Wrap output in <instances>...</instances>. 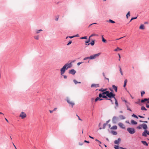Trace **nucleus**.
<instances>
[{
	"label": "nucleus",
	"instance_id": "f03ea898",
	"mask_svg": "<svg viewBox=\"0 0 149 149\" xmlns=\"http://www.w3.org/2000/svg\"><path fill=\"white\" fill-rule=\"evenodd\" d=\"M115 94L112 92H109V93L107 94V96L109 98V99H111L112 98H114L115 99V98H116L115 97Z\"/></svg>",
	"mask_w": 149,
	"mask_h": 149
},
{
	"label": "nucleus",
	"instance_id": "c85d7f7f",
	"mask_svg": "<svg viewBox=\"0 0 149 149\" xmlns=\"http://www.w3.org/2000/svg\"><path fill=\"white\" fill-rule=\"evenodd\" d=\"M109 93L108 91H104V92H103L102 93V95H106V96H107V94Z\"/></svg>",
	"mask_w": 149,
	"mask_h": 149
},
{
	"label": "nucleus",
	"instance_id": "b1692460",
	"mask_svg": "<svg viewBox=\"0 0 149 149\" xmlns=\"http://www.w3.org/2000/svg\"><path fill=\"white\" fill-rule=\"evenodd\" d=\"M117 128V127L116 125L113 126L110 128L111 130H116Z\"/></svg>",
	"mask_w": 149,
	"mask_h": 149
},
{
	"label": "nucleus",
	"instance_id": "4be33fe9",
	"mask_svg": "<svg viewBox=\"0 0 149 149\" xmlns=\"http://www.w3.org/2000/svg\"><path fill=\"white\" fill-rule=\"evenodd\" d=\"M148 100H149V98L148 99L144 98V99L142 100L141 101V102L142 103H143L145 101H148Z\"/></svg>",
	"mask_w": 149,
	"mask_h": 149
},
{
	"label": "nucleus",
	"instance_id": "8fccbe9b",
	"mask_svg": "<svg viewBox=\"0 0 149 149\" xmlns=\"http://www.w3.org/2000/svg\"><path fill=\"white\" fill-rule=\"evenodd\" d=\"M102 93H100L99 95V97H100V98H101V97H102Z\"/></svg>",
	"mask_w": 149,
	"mask_h": 149
},
{
	"label": "nucleus",
	"instance_id": "39448f33",
	"mask_svg": "<svg viewBox=\"0 0 149 149\" xmlns=\"http://www.w3.org/2000/svg\"><path fill=\"white\" fill-rule=\"evenodd\" d=\"M66 69V67L64 65L60 70L61 74V75L63 74L65 72Z\"/></svg>",
	"mask_w": 149,
	"mask_h": 149
},
{
	"label": "nucleus",
	"instance_id": "6e6d98bb",
	"mask_svg": "<svg viewBox=\"0 0 149 149\" xmlns=\"http://www.w3.org/2000/svg\"><path fill=\"white\" fill-rule=\"evenodd\" d=\"M110 121V120H108L107 121H106V123H105V124H106V125H107V124H108V123H109V122Z\"/></svg>",
	"mask_w": 149,
	"mask_h": 149
},
{
	"label": "nucleus",
	"instance_id": "603ef678",
	"mask_svg": "<svg viewBox=\"0 0 149 149\" xmlns=\"http://www.w3.org/2000/svg\"><path fill=\"white\" fill-rule=\"evenodd\" d=\"M74 37V36H67L66 38V39H67L68 38H73Z\"/></svg>",
	"mask_w": 149,
	"mask_h": 149
},
{
	"label": "nucleus",
	"instance_id": "680f3d73",
	"mask_svg": "<svg viewBox=\"0 0 149 149\" xmlns=\"http://www.w3.org/2000/svg\"><path fill=\"white\" fill-rule=\"evenodd\" d=\"M123 101H124L125 103H129V102H128L126 100H123Z\"/></svg>",
	"mask_w": 149,
	"mask_h": 149
},
{
	"label": "nucleus",
	"instance_id": "f8f14e48",
	"mask_svg": "<svg viewBox=\"0 0 149 149\" xmlns=\"http://www.w3.org/2000/svg\"><path fill=\"white\" fill-rule=\"evenodd\" d=\"M115 109H116L118 107V102L117 101V100L116 98H115Z\"/></svg>",
	"mask_w": 149,
	"mask_h": 149
},
{
	"label": "nucleus",
	"instance_id": "c9c22d12",
	"mask_svg": "<svg viewBox=\"0 0 149 149\" xmlns=\"http://www.w3.org/2000/svg\"><path fill=\"white\" fill-rule=\"evenodd\" d=\"M107 22H111L112 23H115V22L114 21H113L111 19H110L109 20L107 21Z\"/></svg>",
	"mask_w": 149,
	"mask_h": 149
},
{
	"label": "nucleus",
	"instance_id": "412c9836",
	"mask_svg": "<svg viewBox=\"0 0 149 149\" xmlns=\"http://www.w3.org/2000/svg\"><path fill=\"white\" fill-rule=\"evenodd\" d=\"M34 38L36 40H38L39 38V36L38 35L35 36H34Z\"/></svg>",
	"mask_w": 149,
	"mask_h": 149
},
{
	"label": "nucleus",
	"instance_id": "0eeeda50",
	"mask_svg": "<svg viewBox=\"0 0 149 149\" xmlns=\"http://www.w3.org/2000/svg\"><path fill=\"white\" fill-rule=\"evenodd\" d=\"M66 100L68 103L69 104L71 105L72 107L74 105V103L70 101L68 97L67 98Z\"/></svg>",
	"mask_w": 149,
	"mask_h": 149
},
{
	"label": "nucleus",
	"instance_id": "ddd939ff",
	"mask_svg": "<svg viewBox=\"0 0 149 149\" xmlns=\"http://www.w3.org/2000/svg\"><path fill=\"white\" fill-rule=\"evenodd\" d=\"M121 139L120 138H118L117 140H115L114 141V143L115 144H118L119 142L121 141Z\"/></svg>",
	"mask_w": 149,
	"mask_h": 149
},
{
	"label": "nucleus",
	"instance_id": "dca6fc26",
	"mask_svg": "<svg viewBox=\"0 0 149 149\" xmlns=\"http://www.w3.org/2000/svg\"><path fill=\"white\" fill-rule=\"evenodd\" d=\"M112 88L116 92L117 91V87L115 86V85H113L112 86Z\"/></svg>",
	"mask_w": 149,
	"mask_h": 149
},
{
	"label": "nucleus",
	"instance_id": "de8ad7c7",
	"mask_svg": "<svg viewBox=\"0 0 149 149\" xmlns=\"http://www.w3.org/2000/svg\"><path fill=\"white\" fill-rule=\"evenodd\" d=\"M137 18V17H132L131 18L130 20V22H131L132 20L135 19Z\"/></svg>",
	"mask_w": 149,
	"mask_h": 149
},
{
	"label": "nucleus",
	"instance_id": "f257e3e1",
	"mask_svg": "<svg viewBox=\"0 0 149 149\" xmlns=\"http://www.w3.org/2000/svg\"><path fill=\"white\" fill-rule=\"evenodd\" d=\"M142 128H143V129H146L148 128L147 125L144 123H143L141 125H139L137 127V128L139 129H141Z\"/></svg>",
	"mask_w": 149,
	"mask_h": 149
},
{
	"label": "nucleus",
	"instance_id": "a18cd8bd",
	"mask_svg": "<svg viewBox=\"0 0 149 149\" xmlns=\"http://www.w3.org/2000/svg\"><path fill=\"white\" fill-rule=\"evenodd\" d=\"M120 70V72L121 74V75H123V72L121 70V68L120 67V70Z\"/></svg>",
	"mask_w": 149,
	"mask_h": 149
},
{
	"label": "nucleus",
	"instance_id": "c756f323",
	"mask_svg": "<svg viewBox=\"0 0 149 149\" xmlns=\"http://www.w3.org/2000/svg\"><path fill=\"white\" fill-rule=\"evenodd\" d=\"M141 110H142V111H143V110L146 111L147 110V109L143 106H142V107H141Z\"/></svg>",
	"mask_w": 149,
	"mask_h": 149
},
{
	"label": "nucleus",
	"instance_id": "2f4dec72",
	"mask_svg": "<svg viewBox=\"0 0 149 149\" xmlns=\"http://www.w3.org/2000/svg\"><path fill=\"white\" fill-rule=\"evenodd\" d=\"M144 26L143 24H141L139 27V29H144Z\"/></svg>",
	"mask_w": 149,
	"mask_h": 149
},
{
	"label": "nucleus",
	"instance_id": "ea45409f",
	"mask_svg": "<svg viewBox=\"0 0 149 149\" xmlns=\"http://www.w3.org/2000/svg\"><path fill=\"white\" fill-rule=\"evenodd\" d=\"M90 40H91V38H89V37L88 40L87 41L85 42V43H86V44H87L88 43Z\"/></svg>",
	"mask_w": 149,
	"mask_h": 149
},
{
	"label": "nucleus",
	"instance_id": "6e6552de",
	"mask_svg": "<svg viewBox=\"0 0 149 149\" xmlns=\"http://www.w3.org/2000/svg\"><path fill=\"white\" fill-rule=\"evenodd\" d=\"M118 120V118L116 116H113L112 119V121L113 123H116Z\"/></svg>",
	"mask_w": 149,
	"mask_h": 149
},
{
	"label": "nucleus",
	"instance_id": "473e14b6",
	"mask_svg": "<svg viewBox=\"0 0 149 149\" xmlns=\"http://www.w3.org/2000/svg\"><path fill=\"white\" fill-rule=\"evenodd\" d=\"M102 42H105L106 41V40L104 38L103 36L102 35Z\"/></svg>",
	"mask_w": 149,
	"mask_h": 149
},
{
	"label": "nucleus",
	"instance_id": "5fc2aeb1",
	"mask_svg": "<svg viewBox=\"0 0 149 149\" xmlns=\"http://www.w3.org/2000/svg\"><path fill=\"white\" fill-rule=\"evenodd\" d=\"M130 104V103H125V104L126 106V107L127 108H128L129 107V104Z\"/></svg>",
	"mask_w": 149,
	"mask_h": 149
},
{
	"label": "nucleus",
	"instance_id": "423d86ee",
	"mask_svg": "<svg viewBox=\"0 0 149 149\" xmlns=\"http://www.w3.org/2000/svg\"><path fill=\"white\" fill-rule=\"evenodd\" d=\"M64 65L66 67V70H67L68 69L72 67V62H71L70 63H67L65 64Z\"/></svg>",
	"mask_w": 149,
	"mask_h": 149
},
{
	"label": "nucleus",
	"instance_id": "f704fd0d",
	"mask_svg": "<svg viewBox=\"0 0 149 149\" xmlns=\"http://www.w3.org/2000/svg\"><path fill=\"white\" fill-rule=\"evenodd\" d=\"M93 36H98V35L97 34H92L89 37V38H90L93 37Z\"/></svg>",
	"mask_w": 149,
	"mask_h": 149
},
{
	"label": "nucleus",
	"instance_id": "a211bd4d",
	"mask_svg": "<svg viewBox=\"0 0 149 149\" xmlns=\"http://www.w3.org/2000/svg\"><path fill=\"white\" fill-rule=\"evenodd\" d=\"M95 43V42L94 40H92L91 43L88 44H86L85 45H88L90 44H91L92 46L94 45Z\"/></svg>",
	"mask_w": 149,
	"mask_h": 149
},
{
	"label": "nucleus",
	"instance_id": "a878e982",
	"mask_svg": "<svg viewBox=\"0 0 149 149\" xmlns=\"http://www.w3.org/2000/svg\"><path fill=\"white\" fill-rule=\"evenodd\" d=\"M102 75L104 77L105 79H107L109 81V79L106 77L105 73L104 72L102 73Z\"/></svg>",
	"mask_w": 149,
	"mask_h": 149
},
{
	"label": "nucleus",
	"instance_id": "052dcab7",
	"mask_svg": "<svg viewBox=\"0 0 149 149\" xmlns=\"http://www.w3.org/2000/svg\"><path fill=\"white\" fill-rule=\"evenodd\" d=\"M118 55L119 56V59H118V60L119 61H120V55L119 54H118Z\"/></svg>",
	"mask_w": 149,
	"mask_h": 149
},
{
	"label": "nucleus",
	"instance_id": "bb28decb",
	"mask_svg": "<svg viewBox=\"0 0 149 149\" xmlns=\"http://www.w3.org/2000/svg\"><path fill=\"white\" fill-rule=\"evenodd\" d=\"M111 132L112 134L113 135H116L117 134V132L114 131H111Z\"/></svg>",
	"mask_w": 149,
	"mask_h": 149
},
{
	"label": "nucleus",
	"instance_id": "5701e85b",
	"mask_svg": "<svg viewBox=\"0 0 149 149\" xmlns=\"http://www.w3.org/2000/svg\"><path fill=\"white\" fill-rule=\"evenodd\" d=\"M103 99L102 98H100V97H97L95 99V102H97L98 100H100L101 101L102 100H103Z\"/></svg>",
	"mask_w": 149,
	"mask_h": 149
},
{
	"label": "nucleus",
	"instance_id": "37998d69",
	"mask_svg": "<svg viewBox=\"0 0 149 149\" xmlns=\"http://www.w3.org/2000/svg\"><path fill=\"white\" fill-rule=\"evenodd\" d=\"M119 148L118 146L115 145L114 146V148L115 149H119Z\"/></svg>",
	"mask_w": 149,
	"mask_h": 149
},
{
	"label": "nucleus",
	"instance_id": "a19ab883",
	"mask_svg": "<svg viewBox=\"0 0 149 149\" xmlns=\"http://www.w3.org/2000/svg\"><path fill=\"white\" fill-rule=\"evenodd\" d=\"M145 93V92L144 91H142L141 92V96L142 97L144 94Z\"/></svg>",
	"mask_w": 149,
	"mask_h": 149
},
{
	"label": "nucleus",
	"instance_id": "58836bf2",
	"mask_svg": "<svg viewBox=\"0 0 149 149\" xmlns=\"http://www.w3.org/2000/svg\"><path fill=\"white\" fill-rule=\"evenodd\" d=\"M132 116L133 117H134V118H137L138 119V117L136 116V115H135L134 114H133L132 115Z\"/></svg>",
	"mask_w": 149,
	"mask_h": 149
},
{
	"label": "nucleus",
	"instance_id": "09e8293b",
	"mask_svg": "<svg viewBox=\"0 0 149 149\" xmlns=\"http://www.w3.org/2000/svg\"><path fill=\"white\" fill-rule=\"evenodd\" d=\"M83 63H84V62H79L78 63H77V65L78 66H79V65H80L81 64Z\"/></svg>",
	"mask_w": 149,
	"mask_h": 149
},
{
	"label": "nucleus",
	"instance_id": "393cba45",
	"mask_svg": "<svg viewBox=\"0 0 149 149\" xmlns=\"http://www.w3.org/2000/svg\"><path fill=\"white\" fill-rule=\"evenodd\" d=\"M127 79H125V80L124 83V84L123 85V87H125L126 86V84H127Z\"/></svg>",
	"mask_w": 149,
	"mask_h": 149
},
{
	"label": "nucleus",
	"instance_id": "338daca9",
	"mask_svg": "<svg viewBox=\"0 0 149 149\" xmlns=\"http://www.w3.org/2000/svg\"><path fill=\"white\" fill-rule=\"evenodd\" d=\"M119 148L120 149H127L126 148H123V147H120Z\"/></svg>",
	"mask_w": 149,
	"mask_h": 149
},
{
	"label": "nucleus",
	"instance_id": "6ab92c4d",
	"mask_svg": "<svg viewBox=\"0 0 149 149\" xmlns=\"http://www.w3.org/2000/svg\"><path fill=\"white\" fill-rule=\"evenodd\" d=\"M119 117L121 120H124L125 119V117L122 115H120Z\"/></svg>",
	"mask_w": 149,
	"mask_h": 149
},
{
	"label": "nucleus",
	"instance_id": "864d4df0",
	"mask_svg": "<svg viewBox=\"0 0 149 149\" xmlns=\"http://www.w3.org/2000/svg\"><path fill=\"white\" fill-rule=\"evenodd\" d=\"M72 43V41H70L67 44V45H69Z\"/></svg>",
	"mask_w": 149,
	"mask_h": 149
},
{
	"label": "nucleus",
	"instance_id": "e433bc0d",
	"mask_svg": "<svg viewBox=\"0 0 149 149\" xmlns=\"http://www.w3.org/2000/svg\"><path fill=\"white\" fill-rule=\"evenodd\" d=\"M102 97L105 98V99L106 100H108V98L106 95L105 96L104 95H102Z\"/></svg>",
	"mask_w": 149,
	"mask_h": 149
},
{
	"label": "nucleus",
	"instance_id": "cd10ccee",
	"mask_svg": "<svg viewBox=\"0 0 149 149\" xmlns=\"http://www.w3.org/2000/svg\"><path fill=\"white\" fill-rule=\"evenodd\" d=\"M73 82H74L75 84H80L81 82H77L76 80L74 79L73 80Z\"/></svg>",
	"mask_w": 149,
	"mask_h": 149
},
{
	"label": "nucleus",
	"instance_id": "2eb2a0df",
	"mask_svg": "<svg viewBox=\"0 0 149 149\" xmlns=\"http://www.w3.org/2000/svg\"><path fill=\"white\" fill-rule=\"evenodd\" d=\"M99 86V84H93L91 85V87H95L96 88L98 87Z\"/></svg>",
	"mask_w": 149,
	"mask_h": 149
},
{
	"label": "nucleus",
	"instance_id": "0e129e2a",
	"mask_svg": "<svg viewBox=\"0 0 149 149\" xmlns=\"http://www.w3.org/2000/svg\"><path fill=\"white\" fill-rule=\"evenodd\" d=\"M74 36V37H79V36L78 34H77L75 36Z\"/></svg>",
	"mask_w": 149,
	"mask_h": 149
},
{
	"label": "nucleus",
	"instance_id": "bf43d9fd",
	"mask_svg": "<svg viewBox=\"0 0 149 149\" xmlns=\"http://www.w3.org/2000/svg\"><path fill=\"white\" fill-rule=\"evenodd\" d=\"M138 117L140 118H144V117L143 116H141L140 115H139Z\"/></svg>",
	"mask_w": 149,
	"mask_h": 149
},
{
	"label": "nucleus",
	"instance_id": "4468645a",
	"mask_svg": "<svg viewBox=\"0 0 149 149\" xmlns=\"http://www.w3.org/2000/svg\"><path fill=\"white\" fill-rule=\"evenodd\" d=\"M145 130L144 132H143L142 134V135L143 136L146 137L147 136V130L146 129H144Z\"/></svg>",
	"mask_w": 149,
	"mask_h": 149
},
{
	"label": "nucleus",
	"instance_id": "9b49d317",
	"mask_svg": "<svg viewBox=\"0 0 149 149\" xmlns=\"http://www.w3.org/2000/svg\"><path fill=\"white\" fill-rule=\"evenodd\" d=\"M118 126L121 128L124 129L125 128L124 125L121 123H119L118 124Z\"/></svg>",
	"mask_w": 149,
	"mask_h": 149
},
{
	"label": "nucleus",
	"instance_id": "e2e57ef3",
	"mask_svg": "<svg viewBox=\"0 0 149 149\" xmlns=\"http://www.w3.org/2000/svg\"><path fill=\"white\" fill-rule=\"evenodd\" d=\"M125 122L126 123H128V124H130V123L129 122V121L128 120H126L125 121Z\"/></svg>",
	"mask_w": 149,
	"mask_h": 149
},
{
	"label": "nucleus",
	"instance_id": "13d9d810",
	"mask_svg": "<svg viewBox=\"0 0 149 149\" xmlns=\"http://www.w3.org/2000/svg\"><path fill=\"white\" fill-rule=\"evenodd\" d=\"M77 116L78 117V119L79 120H81V121H82V120L79 117V116H78L77 115Z\"/></svg>",
	"mask_w": 149,
	"mask_h": 149
},
{
	"label": "nucleus",
	"instance_id": "4c0bfd02",
	"mask_svg": "<svg viewBox=\"0 0 149 149\" xmlns=\"http://www.w3.org/2000/svg\"><path fill=\"white\" fill-rule=\"evenodd\" d=\"M88 59H90V56L87 57H86L84 58L83 59V60H85Z\"/></svg>",
	"mask_w": 149,
	"mask_h": 149
},
{
	"label": "nucleus",
	"instance_id": "79ce46f5",
	"mask_svg": "<svg viewBox=\"0 0 149 149\" xmlns=\"http://www.w3.org/2000/svg\"><path fill=\"white\" fill-rule=\"evenodd\" d=\"M130 16V11H129L127 14L126 15V17L127 18V19L128 18V16Z\"/></svg>",
	"mask_w": 149,
	"mask_h": 149
},
{
	"label": "nucleus",
	"instance_id": "20e7f679",
	"mask_svg": "<svg viewBox=\"0 0 149 149\" xmlns=\"http://www.w3.org/2000/svg\"><path fill=\"white\" fill-rule=\"evenodd\" d=\"M100 54V53L95 54L90 56V59L93 60L95 59Z\"/></svg>",
	"mask_w": 149,
	"mask_h": 149
},
{
	"label": "nucleus",
	"instance_id": "7ed1b4c3",
	"mask_svg": "<svg viewBox=\"0 0 149 149\" xmlns=\"http://www.w3.org/2000/svg\"><path fill=\"white\" fill-rule=\"evenodd\" d=\"M127 130L131 134H133L135 132V129L132 128L128 127L127 128Z\"/></svg>",
	"mask_w": 149,
	"mask_h": 149
},
{
	"label": "nucleus",
	"instance_id": "3c124183",
	"mask_svg": "<svg viewBox=\"0 0 149 149\" xmlns=\"http://www.w3.org/2000/svg\"><path fill=\"white\" fill-rule=\"evenodd\" d=\"M106 125H106V124L105 123L103 125V127L102 129H104L105 128V127Z\"/></svg>",
	"mask_w": 149,
	"mask_h": 149
},
{
	"label": "nucleus",
	"instance_id": "c03bdc74",
	"mask_svg": "<svg viewBox=\"0 0 149 149\" xmlns=\"http://www.w3.org/2000/svg\"><path fill=\"white\" fill-rule=\"evenodd\" d=\"M122 49H121L119 48L118 47H117V48L116 49L114 50V51H117L118 50H122Z\"/></svg>",
	"mask_w": 149,
	"mask_h": 149
},
{
	"label": "nucleus",
	"instance_id": "49530a36",
	"mask_svg": "<svg viewBox=\"0 0 149 149\" xmlns=\"http://www.w3.org/2000/svg\"><path fill=\"white\" fill-rule=\"evenodd\" d=\"M80 39H87V36H84L83 37H81L80 38Z\"/></svg>",
	"mask_w": 149,
	"mask_h": 149
},
{
	"label": "nucleus",
	"instance_id": "774afa93",
	"mask_svg": "<svg viewBox=\"0 0 149 149\" xmlns=\"http://www.w3.org/2000/svg\"><path fill=\"white\" fill-rule=\"evenodd\" d=\"M146 107L148 108H149V105L146 104Z\"/></svg>",
	"mask_w": 149,
	"mask_h": 149
},
{
	"label": "nucleus",
	"instance_id": "7c9ffc66",
	"mask_svg": "<svg viewBox=\"0 0 149 149\" xmlns=\"http://www.w3.org/2000/svg\"><path fill=\"white\" fill-rule=\"evenodd\" d=\"M42 29H40L38 30H36V33L37 34H38L39 33L40 31H42Z\"/></svg>",
	"mask_w": 149,
	"mask_h": 149
},
{
	"label": "nucleus",
	"instance_id": "69168bd1",
	"mask_svg": "<svg viewBox=\"0 0 149 149\" xmlns=\"http://www.w3.org/2000/svg\"><path fill=\"white\" fill-rule=\"evenodd\" d=\"M84 142H85V143H89V141H87L86 140H85L84 141Z\"/></svg>",
	"mask_w": 149,
	"mask_h": 149
},
{
	"label": "nucleus",
	"instance_id": "9d476101",
	"mask_svg": "<svg viewBox=\"0 0 149 149\" xmlns=\"http://www.w3.org/2000/svg\"><path fill=\"white\" fill-rule=\"evenodd\" d=\"M76 72V71L74 69H72L70 70L69 71V74H71L72 75L74 74Z\"/></svg>",
	"mask_w": 149,
	"mask_h": 149
},
{
	"label": "nucleus",
	"instance_id": "aec40b11",
	"mask_svg": "<svg viewBox=\"0 0 149 149\" xmlns=\"http://www.w3.org/2000/svg\"><path fill=\"white\" fill-rule=\"evenodd\" d=\"M141 142L145 146H148V143L145 141H142Z\"/></svg>",
	"mask_w": 149,
	"mask_h": 149
},
{
	"label": "nucleus",
	"instance_id": "4d7b16f0",
	"mask_svg": "<svg viewBox=\"0 0 149 149\" xmlns=\"http://www.w3.org/2000/svg\"><path fill=\"white\" fill-rule=\"evenodd\" d=\"M136 103L140 104V100H139V101L138 102H136Z\"/></svg>",
	"mask_w": 149,
	"mask_h": 149
},
{
	"label": "nucleus",
	"instance_id": "1a4fd4ad",
	"mask_svg": "<svg viewBox=\"0 0 149 149\" xmlns=\"http://www.w3.org/2000/svg\"><path fill=\"white\" fill-rule=\"evenodd\" d=\"M19 116L22 119H23L26 117V115L24 112H22L20 114Z\"/></svg>",
	"mask_w": 149,
	"mask_h": 149
},
{
	"label": "nucleus",
	"instance_id": "72a5a7b5",
	"mask_svg": "<svg viewBox=\"0 0 149 149\" xmlns=\"http://www.w3.org/2000/svg\"><path fill=\"white\" fill-rule=\"evenodd\" d=\"M107 90V89H101L99 90V91H100L104 92L106 91Z\"/></svg>",
	"mask_w": 149,
	"mask_h": 149
},
{
	"label": "nucleus",
	"instance_id": "f3484780",
	"mask_svg": "<svg viewBox=\"0 0 149 149\" xmlns=\"http://www.w3.org/2000/svg\"><path fill=\"white\" fill-rule=\"evenodd\" d=\"M131 123L132 125H136L137 123V122L133 120H131Z\"/></svg>",
	"mask_w": 149,
	"mask_h": 149
}]
</instances>
